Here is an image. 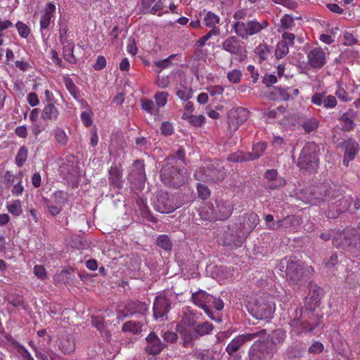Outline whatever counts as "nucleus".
<instances>
[{
	"label": "nucleus",
	"instance_id": "nucleus-49",
	"mask_svg": "<svg viewBox=\"0 0 360 360\" xmlns=\"http://www.w3.org/2000/svg\"><path fill=\"white\" fill-rule=\"evenodd\" d=\"M264 219L268 228L270 229H278L281 228L285 221V219H282L274 222V217L271 214H266Z\"/></svg>",
	"mask_w": 360,
	"mask_h": 360
},
{
	"label": "nucleus",
	"instance_id": "nucleus-8",
	"mask_svg": "<svg viewBox=\"0 0 360 360\" xmlns=\"http://www.w3.org/2000/svg\"><path fill=\"white\" fill-rule=\"evenodd\" d=\"M42 202L51 216L59 214L68 202L67 193L63 191H56L50 198H42Z\"/></svg>",
	"mask_w": 360,
	"mask_h": 360
},
{
	"label": "nucleus",
	"instance_id": "nucleus-60",
	"mask_svg": "<svg viewBox=\"0 0 360 360\" xmlns=\"http://www.w3.org/2000/svg\"><path fill=\"white\" fill-rule=\"evenodd\" d=\"M197 189H198V195L200 198H202V200H205L207 198H209V196L210 195V191L209 188H207V186H206L202 184H198V186H197Z\"/></svg>",
	"mask_w": 360,
	"mask_h": 360
},
{
	"label": "nucleus",
	"instance_id": "nucleus-39",
	"mask_svg": "<svg viewBox=\"0 0 360 360\" xmlns=\"http://www.w3.org/2000/svg\"><path fill=\"white\" fill-rule=\"evenodd\" d=\"M228 160L233 162H242L245 161H250V154L241 150L231 154Z\"/></svg>",
	"mask_w": 360,
	"mask_h": 360
},
{
	"label": "nucleus",
	"instance_id": "nucleus-50",
	"mask_svg": "<svg viewBox=\"0 0 360 360\" xmlns=\"http://www.w3.org/2000/svg\"><path fill=\"white\" fill-rule=\"evenodd\" d=\"M157 245L165 250H170L172 248V243L167 235L159 236L157 238Z\"/></svg>",
	"mask_w": 360,
	"mask_h": 360
},
{
	"label": "nucleus",
	"instance_id": "nucleus-9",
	"mask_svg": "<svg viewBox=\"0 0 360 360\" xmlns=\"http://www.w3.org/2000/svg\"><path fill=\"white\" fill-rule=\"evenodd\" d=\"M278 269L281 271L285 269L286 278L292 282L297 281L302 275V266L300 262L291 257L282 259Z\"/></svg>",
	"mask_w": 360,
	"mask_h": 360
},
{
	"label": "nucleus",
	"instance_id": "nucleus-37",
	"mask_svg": "<svg viewBox=\"0 0 360 360\" xmlns=\"http://www.w3.org/2000/svg\"><path fill=\"white\" fill-rule=\"evenodd\" d=\"M255 53L259 62L266 60L271 55L270 48L264 44H259L255 49Z\"/></svg>",
	"mask_w": 360,
	"mask_h": 360
},
{
	"label": "nucleus",
	"instance_id": "nucleus-38",
	"mask_svg": "<svg viewBox=\"0 0 360 360\" xmlns=\"http://www.w3.org/2000/svg\"><path fill=\"white\" fill-rule=\"evenodd\" d=\"M259 217L255 213L250 214L245 219V229L247 233L251 232L259 223Z\"/></svg>",
	"mask_w": 360,
	"mask_h": 360
},
{
	"label": "nucleus",
	"instance_id": "nucleus-33",
	"mask_svg": "<svg viewBox=\"0 0 360 360\" xmlns=\"http://www.w3.org/2000/svg\"><path fill=\"white\" fill-rule=\"evenodd\" d=\"M266 149V145L264 142H257L252 146V152L248 153L251 160H255L260 158L265 150Z\"/></svg>",
	"mask_w": 360,
	"mask_h": 360
},
{
	"label": "nucleus",
	"instance_id": "nucleus-35",
	"mask_svg": "<svg viewBox=\"0 0 360 360\" xmlns=\"http://www.w3.org/2000/svg\"><path fill=\"white\" fill-rule=\"evenodd\" d=\"M141 108L147 113L151 115H157L159 113V109L156 107L154 102L148 98H142L141 100Z\"/></svg>",
	"mask_w": 360,
	"mask_h": 360
},
{
	"label": "nucleus",
	"instance_id": "nucleus-15",
	"mask_svg": "<svg viewBox=\"0 0 360 360\" xmlns=\"http://www.w3.org/2000/svg\"><path fill=\"white\" fill-rule=\"evenodd\" d=\"M315 143H308L302 148L300 155L298 158L297 165L301 169H307L311 166L315 158Z\"/></svg>",
	"mask_w": 360,
	"mask_h": 360
},
{
	"label": "nucleus",
	"instance_id": "nucleus-36",
	"mask_svg": "<svg viewBox=\"0 0 360 360\" xmlns=\"http://www.w3.org/2000/svg\"><path fill=\"white\" fill-rule=\"evenodd\" d=\"M59 348L64 354H70L75 349V342L68 337L63 338L60 340Z\"/></svg>",
	"mask_w": 360,
	"mask_h": 360
},
{
	"label": "nucleus",
	"instance_id": "nucleus-42",
	"mask_svg": "<svg viewBox=\"0 0 360 360\" xmlns=\"http://www.w3.org/2000/svg\"><path fill=\"white\" fill-rule=\"evenodd\" d=\"M182 117L184 119H187L188 122L195 127H200L202 126L205 120V117L202 115H187L186 112L184 113Z\"/></svg>",
	"mask_w": 360,
	"mask_h": 360
},
{
	"label": "nucleus",
	"instance_id": "nucleus-34",
	"mask_svg": "<svg viewBox=\"0 0 360 360\" xmlns=\"http://www.w3.org/2000/svg\"><path fill=\"white\" fill-rule=\"evenodd\" d=\"M220 22V18L218 15L211 12L208 11L204 18V22L205 25L211 30L214 29H219L217 25Z\"/></svg>",
	"mask_w": 360,
	"mask_h": 360
},
{
	"label": "nucleus",
	"instance_id": "nucleus-2",
	"mask_svg": "<svg viewBox=\"0 0 360 360\" xmlns=\"http://www.w3.org/2000/svg\"><path fill=\"white\" fill-rule=\"evenodd\" d=\"M333 244L349 252L353 257L360 259V233L354 228H347L342 233L333 238Z\"/></svg>",
	"mask_w": 360,
	"mask_h": 360
},
{
	"label": "nucleus",
	"instance_id": "nucleus-46",
	"mask_svg": "<svg viewBox=\"0 0 360 360\" xmlns=\"http://www.w3.org/2000/svg\"><path fill=\"white\" fill-rule=\"evenodd\" d=\"M288 46L285 44V42L279 41L276 46L275 56L278 59L282 58L288 54Z\"/></svg>",
	"mask_w": 360,
	"mask_h": 360
},
{
	"label": "nucleus",
	"instance_id": "nucleus-17",
	"mask_svg": "<svg viewBox=\"0 0 360 360\" xmlns=\"http://www.w3.org/2000/svg\"><path fill=\"white\" fill-rule=\"evenodd\" d=\"M248 356L250 360H266L270 357L266 343L262 340L255 342L249 349Z\"/></svg>",
	"mask_w": 360,
	"mask_h": 360
},
{
	"label": "nucleus",
	"instance_id": "nucleus-18",
	"mask_svg": "<svg viewBox=\"0 0 360 360\" xmlns=\"http://www.w3.org/2000/svg\"><path fill=\"white\" fill-rule=\"evenodd\" d=\"M178 207L174 204L173 198L167 193H161L157 200L154 202V208L160 213H170Z\"/></svg>",
	"mask_w": 360,
	"mask_h": 360
},
{
	"label": "nucleus",
	"instance_id": "nucleus-4",
	"mask_svg": "<svg viewBox=\"0 0 360 360\" xmlns=\"http://www.w3.org/2000/svg\"><path fill=\"white\" fill-rule=\"evenodd\" d=\"M174 158H169L160 170L161 181L169 186L178 187L188 179L187 172L180 169Z\"/></svg>",
	"mask_w": 360,
	"mask_h": 360
},
{
	"label": "nucleus",
	"instance_id": "nucleus-62",
	"mask_svg": "<svg viewBox=\"0 0 360 360\" xmlns=\"http://www.w3.org/2000/svg\"><path fill=\"white\" fill-rule=\"evenodd\" d=\"M344 44L346 46H352L358 42V39L355 37V36L349 32H346L344 34Z\"/></svg>",
	"mask_w": 360,
	"mask_h": 360
},
{
	"label": "nucleus",
	"instance_id": "nucleus-22",
	"mask_svg": "<svg viewBox=\"0 0 360 360\" xmlns=\"http://www.w3.org/2000/svg\"><path fill=\"white\" fill-rule=\"evenodd\" d=\"M214 207L216 211L214 218H217V220H225L228 219L233 212V205L229 201L217 200Z\"/></svg>",
	"mask_w": 360,
	"mask_h": 360
},
{
	"label": "nucleus",
	"instance_id": "nucleus-55",
	"mask_svg": "<svg viewBox=\"0 0 360 360\" xmlns=\"http://www.w3.org/2000/svg\"><path fill=\"white\" fill-rule=\"evenodd\" d=\"M192 91L189 88L183 87L176 91V96L181 100L187 101L192 97Z\"/></svg>",
	"mask_w": 360,
	"mask_h": 360
},
{
	"label": "nucleus",
	"instance_id": "nucleus-28",
	"mask_svg": "<svg viewBox=\"0 0 360 360\" xmlns=\"http://www.w3.org/2000/svg\"><path fill=\"white\" fill-rule=\"evenodd\" d=\"M292 331L295 334L307 333L313 330V327L306 321H302L298 319H294L290 322Z\"/></svg>",
	"mask_w": 360,
	"mask_h": 360
},
{
	"label": "nucleus",
	"instance_id": "nucleus-58",
	"mask_svg": "<svg viewBox=\"0 0 360 360\" xmlns=\"http://www.w3.org/2000/svg\"><path fill=\"white\" fill-rule=\"evenodd\" d=\"M24 186L22 185V179H19L11 188V193L13 195L18 197L21 196L24 192Z\"/></svg>",
	"mask_w": 360,
	"mask_h": 360
},
{
	"label": "nucleus",
	"instance_id": "nucleus-25",
	"mask_svg": "<svg viewBox=\"0 0 360 360\" xmlns=\"http://www.w3.org/2000/svg\"><path fill=\"white\" fill-rule=\"evenodd\" d=\"M60 112L54 103H47L44 105L41 118L45 122H56L58 120Z\"/></svg>",
	"mask_w": 360,
	"mask_h": 360
},
{
	"label": "nucleus",
	"instance_id": "nucleus-47",
	"mask_svg": "<svg viewBox=\"0 0 360 360\" xmlns=\"http://www.w3.org/2000/svg\"><path fill=\"white\" fill-rule=\"evenodd\" d=\"M285 112V108L283 106H279L276 109L272 110H264L263 111V115L266 116L269 119H275L278 117V114H283Z\"/></svg>",
	"mask_w": 360,
	"mask_h": 360
},
{
	"label": "nucleus",
	"instance_id": "nucleus-43",
	"mask_svg": "<svg viewBox=\"0 0 360 360\" xmlns=\"http://www.w3.org/2000/svg\"><path fill=\"white\" fill-rule=\"evenodd\" d=\"M169 94L166 91H158L154 95L155 105L157 108L165 107L167 103Z\"/></svg>",
	"mask_w": 360,
	"mask_h": 360
},
{
	"label": "nucleus",
	"instance_id": "nucleus-5",
	"mask_svg": "<svg viewBox=\"0 0 360 360\" xmlns=\"http://www.w3.org/2000/svg\"><path fill=\"white\" fill-rule=\"evenodd\" d=\"M185 325L186 322L184 323H179L176 328V331L184 340V346H188L200 336L210 333L214 328L213 325L208 322L197 324L194 327L186 326Z\"/></svg>",
	"mask_w": 360,
	"mask_h": 360
},
{
	"label": "nucleus",
	"instance_id": "nucleus-51",
	"mask_svg": "<svg viewBox=\"0 0 360 360\" xmlns=\"http://www.w3.org/2000/svg\"><path fill=\"white\" fill-rule=\"evenodd\" d=\"M15 27L18 32L19 35L24 39L27 38L30 34V27L21 21H18L15 24Z\"/></svg>",
	"mask_w": 360,
	"mask_h": 360
},
{
	"label": "nucleus",
	"instance_id": "nucleus-48",
	"mask_svg": "<svg viewBox=\"0 0 360 360\" xmlns=\"http://www.w3.org/2000/svg\"><path fill=\"white\" fill-rule=\"evenodd\" d=\"M53 134L56 141L60 145H65L68 142V137L65 131L60 128L56 127L53 130Z\"/></svg>",
	"mask_w": 360,
	"mask_h": 360
},
{
	"label": "nucleus",
	"instance_id": "nucleus-61",
	"mask_svg": "<svg viewBox=\"0 0 360 360\" xmlns=\"http://www.w3.org/2000/svg\"><path fill=\"white\" fill-rule=\"evenodd\" d=\"M294 20L292 16L285 15L281 19V27L283 29H288L292 26Z\"/></svg>",
	"mask_w": 360,
	"mask_h": 360
},
{
	"label": "nucleus",
	"instance_id": "nucleus-53",
	"mask_svg": "<svg viewBox=\"0 0 360 360\" xmlns=\"http://www.w3.org/2000/svg\"><path fill=\"white\" fill-rule=\"evenodd\" d=\"M286 338L285 332L281 329L274 331L271 334V340L274 344H281Z\"/></svg>",
	"mask_w": 360,
	"mask_h": 360
},
{
	"label": "nucleus",
	"instance_id": "nucleus-30",
	"mask_svg": "<svg viewBox=\"0 0 360 360\" xmlns=\"http://www.w3.org/2000/svg\"><path fill=\"white\" fill-rule=\"evenodd\" d=\"M199 214L202 219L208 221H217L214 218L216 215L215 207L213 205L205 204L199 210Z\"/></svg>",
	"mask_w": 360,
	"mask_h": 360
},
{
	"label": "nucleus",
	"instance_id": "nucleus-57",
	"mask_svg": "<svg viewBox=\"0 0 360 360\" xmlns=\"http://www.w3.org/2000/svg\"><path fill=\"white\" fill-rule=\"evenodd\" d=\"M136 204L139 207V210L142 217L146 219H148L150 214L146 201L143 199H139L136 200Z\"/></svg>",
	"mask_w": 360,
	"mask_h": 360
},
{
	"label": "nucleus",
	"instance_id": "nucleus-1",
	"mask_svg": "<svg viewBox=\"0 0 360 360\" xmlns=\"http://www.w3.org/2000/svg\"><path fill=\"white\" fill-rule=\"evenodd\" d=\"M325 202H328V207L325 215L330 219L338 217L347 210L355 212L360 209V198L342 197L340 190L330 181L316 186V206H321Z\"/></svg>",
	"mask_w": 360,
	"mask_h": 360
},
{
	"label": "nucleus",
	"instance_id": "nucleus-12",
	"mask_svg": "<svg viewBox=\"0 0 360 360\" xmlns=\"http://www.w3.org/2000/svg\"><path fill=\"white\" fill-rule=\"evenodd\" d=\"M56 6L53 2L46 4L44 8L41 11L39 25L42 37L46 34L49 27L51 24H53L56 18Z\"/></svg>",
	"mask_w": 360,
	"mask_h": 360
},
{
	"label": "nucleus",
	"instance_id": "nucleus-54",
	"mask_svg": "<svg viewBox=\"0 0 360 360\" xmlns=\"http://www.w3.org/2000/svg\"><path fill=\"white\" fill-rule=\"evenodd\" d=\"M326 58V53L321 48H316V68H321L325 65Z\"/></svg>",
	"mask_w": 360,
	"mask_h": 360
},
{
	"label": "nucleus",
	"instance_id": "nucleus-26",
	"mask_svg": "<svg viewBox=\"0 0 360 360\" xmlns=\"http://www.w3.org/2000/svg\"><path fill=\"white\" fill-rule=\"evenodd\" d=\"M356 116V112L353 110L344 112L340 119L342 129L347 131L352 130L356 125L354 120Z\"/></svg>",
	"mask_w": 360,
	"mask_h": 360
},
{
	"label": "nucleus",
	"instance_id": "nucleus-64",
	"mask_svg": "<svg viewBox=\"0 0 360 360\" xmlns=\"http://www.w3.org/2000/svg\"><path fill=\"white\" fill-rule=\"evenodd\" d=\"M17 351L24 360H34L33 357L25 347L18 345L17 347Z\"/></svg>",
	"mask_w": 360,
	"mask_h": 360
},
{
	"label": "nucleus",
	"instance_id": "nucleus-27",
	"mask_svg": "<svg viewBox=\"0 0 360 360\" xmlns=\"http://www.w3.org/2000/svg\"><path fill=\"white\" fill-rule=\"evenodd\" d=\"M59 172L65 179L76 176L77 175V164L73 160H68L67 163H63L60 166Z\"/></svg>",
	"mask_w": 360,
	"mask_h": 360
},
{
	"label": "nucleus",
	"instance_id": "nucleus-10",
	"mask_svg": "<svg viewBox=\"0 0 360 360\" xmlns=\"http://www.w3.org/2000/svg\"><path fill=\"white\" fill-rule=\"evenodd\" d=\"M266 330H259L258 331L246 333L239 335L234 338L226 347V352L230 356H233L240 347L247 342H250L257 338H263L266 335Z\"/></svg>",
	"mask_w": 360,
	"mask_h": 360
},
{
	"label": "nucleus",
	"instance_id": "nucleus-7",
	"mask_svg": "<svg viewBox=\"0 0 360 360\" xmlns=\"http://www.w3.org/2000/svg\"><path fill=\"white\" fill-rule=\"evenodd\" d=\"M248 309L253 317L262 320L272 317L276 307L271 301L259 297L254 303H249Z\"/></svg>",
	"mask_w": 360,
	"mask_h": 360
},
{
	"label": "nucleus",
	"instance_id": "nucleus-23",
	"mask_svg": "<svg viewBox=\"0 0 360 360\" xmlns=\"http://www.w3.org/2000/svg\"><path fill=\"white\" fill-rule=\"evenodd\" d=\"M146 340L147 342L146 350L150 354H159L164 348V344L154 333H150L146 337Z\"/></svg>",
	"mask_w": 360,
	"mask_h": 360
},
{
	"label": "nucleus",
	"instance_id": "nucleus-31",
	"mask_svg": "<svg viewBox=\"0 0 360 360\" xmlns=\"http://www.w3.org/2000/svg\"><path fill=\"white\" fill-rule=\"evenodd\" d=\"M207 172V173L203 175L200 171H198L195 173V176L197 179L212 182H217L222 179L221 174L220 176H216V174L219 172L215 169H209Z\"/></svg>",
	"mask_w": 360,
	"mask_h": 360
},
{
	"label": "nucleus",
	"instance_id": "nucleus-52",
	"mask_svg": "<svg viewBox=\"0 0 360 360\" xmlns=\"http://www.w3.org/2000/svg\"><path fill=\"white\" fill-rule=\"evenodd\" d=\"M242 77V72L240 70L234 69L231 71H229L227 73V79L228 80L233 84H238L240 82Z\"/></svg>",
	"mask_w": 360,
	"mask_h": 360
},
{
	"label": "nucleus",
	"instance_id": "nucleus-40",
	"mask_svg": "<svg viewBox=\"0 0 360 360\" xmlns=\"http://www.w3.org/2000/svg\"><path fill=\"white\" fill-rule=\"evenodd\" d=\"M141 326L139 322L129 321L124 323L122 330L132 334H136L141 330Z\"/></svg>",
	"mask_w": 360,
	"mask_h": 360
},
{
	"label": "nucleus",
	"instance_id": "nucleus-29",
	"mask_svg": "<svg viewBox=\"0 0 360 360\" xmlns=\"http://www.w3.org/2000/svg\"><path fill=\"white\" fill-rule=\"evenodd\" d=\"M222 48L231 54H237L240 49V41L234 36L229 37L223 42Z\"/></svg>",
	"mask_w": 360,
	"mask_h": 360
},
{
	"label": "nucleus",
	"instance_id": "nucleus-63",
	"mask_svg": "<svg viewBox=\"0 0 360 360\" xmlns=\"http://www.w3.org/2000/svg\"><path fill=\"white\" fill-rule=\"evenodd\" d=\"M170 83L167 76H158L155 82L156 85L160 89H166Z\"/></svg>",
	"mask_w": 360,
	"mask_h": 360
},
{
	"label": "nucleus",
	"instance_id": "nucleus-19",
	"mask_svg": "<svg viewBox=\"0 0 360 360\" xmlns=\"http://www.w3.org/2000/svg\"><path fill=\"white\" fill-rule=\"evenodd\" d=\"M139 11L143 14H152L161 15L158 13L164 8L162 0H140L137 5Z\"/></svg>",
	"mask_w": 360,
	"mask_h": 360
},
{
	"label": "nucleus",
	"instance_id": "nucleus-13",
	"mask_svg": "<svg viewBox=\"0 0 360 360\" xmlns=\"http://www.w3.org/2000/svg\"><path fill=\"white\" fill-rule=\"evenodd\" d=\"M248 111L243 108H238L229 112L228 124L230 134H233L248 119Z\"/></svg>",
	"mask_w": 360,
	"mask_h": 360
},
{
	"label": "nucleus",
	"instance_id": "nucleus-6",
	"mask_svg": "<svg viewBox=\"0 0 360 360\" xmlns=\"http://www.w3.org/2000/svg\"><path fill=\"white\" fill-rule=\"evenodd\" d=\"M269 23L266 20L258 22L256 20H249L247 22L237 21L232 25L235 33L242 39H247L249 36H252L260 32L266 28Z\"/></svg>",
	"mask_w": 360,
	"mask_h": 360
},
{
	"label": "nucleus",
	"instance_id": "nucleus-56",
	"mask_svg": "<svg viewBox=\"0 0 360 360\" xmlns=\"http://www.w3.org/2000/svg\"><path fill=\"white\" fill-rule=\"evenodd\" d=\"M218 34H219V29L211 30L206 34L198 39V44L200 46H203L205 45L207 41L209 40L212 36H217Z\"/></svg>",
	"mask_w": 360,
	"mask_h": 360
},
{
	"label": "nucleus",
	"instance_id": "nucleus-59",
	"mask_svg": "<svg viewBox=\"0 0 360 360\" xmlns=\"http://www.w3.org/2000/svg\"><path fill=\"white\" fill-rule=\"evenodd\" d=\"M33 272L35 276L39 279L44 280L46 278V271L42 265H35Z\"/></svg>",
	"mask_w": 360,
	"mask_h": 360
},
{
	"label": "nucleus",
	"instance_id": "nucleus-11",
	"mask_svg": "<svg viewBox=\"0 0 360 360\" xmlns=\"http://www.w3.org/2000/svg\"><path fill=\"white\" fill-rule=\"evenodd\" d=\"M217 238L219 244L231 248L240 247L245 240L244 236L235 234V231L230 228L219 231Z\"/></svg>",
	"mask_w": 360,
	"mask_h": 360
},
{
	"label": "nucleus",
	"instance_id": "nucleus-44",
	"mask_svg": "<svg viewBox=\"0 0 360 360\" xmlns=\"http://www.w3.org/2000/svg\"><path fill=\"white\" fill-rule=\"evenodd\" d=\"M91 323L101 333H105V335H108L109 332L105 330V324L103 317L99 316H92Z\"/></svg>",
	"mask_w": 360,
	"mask_h": 360
},
{
	"label": "nucleus",
	"instance_id": "nucleus-14",
	"mask_svg": "<svg viewBox=\"0 0 360 360\" xmlns=\"http://www.w3.org/2000/svg\"><path fill=\"white\" fill-rule=\"evenodd\" d=\"M338 147L345 149L342 164L348 167L349 162L355 159L359 151V144L354 139H348L338 143Z\"/></svg>",
	"mask_w": 360,
	"mask_h": 360
},
{
	"label": "nucleus",
	"instance_id": "nucleus-24",
	"mask_svg": "<svg viewBox=\"0 0 360 360\" xmlns=\"http://www.w3.org/2000/svg\"><path fill=\"white\" fill-rule=\"evenodd\" d=\"M109 182L111 185L120 188L122 184V169L120 164H112L108 171Z\"/></svg>",
	"mask_w": 360,
	"mask_h": 360
},
{
	"label": "nucleus",
	"instance_id": "nucleus-41",
	"mask_svg": "<svg viewBox=\"0 0 360 360\" xmlns=\"http://www.w3.org/2000/svg\"><path fill=\"white\" fill-rule=\"evenodd\" d=\"M28 156L27 148L22 146L20 148L15 158V162L18 167H22L26 162Z\"/></svg>",
	"mask_w": 360,
	"mask_h": 360
},
{
	"label": "nucleus",
	"instance_id": "nucleus-45",
	"mask_svg": "<svg viewBox=\"0 0 360 360\" xmlns=\"http://www.w3.org/2000/svg\"><path fill=\"white\" fill-rule=\"evenodd\" d=\"M64 82L65 86L69 93L73 96L74 98L77 99L79 97V91L72 79L70 77H65Z\"/></svg>",
	"mask_w": 360,
	"mask_h": 360
},
{
	"label": "nucleus",
	"instance_id": "nucleus-20",
	"mask_svg": "<svg viewBox=\"0 0 360 360\" xmlns=\"http://www.w3.org/2000/svg\"><path fill=\"white\" fill-rule=\"evenodd\" d=\"M264 179L268 181V188L269 189H277L283 187L285 184V179L278 174V172L275 169H268L264 173Z\"/></svg>",
	"mask_w": 360,
	"mask_h": 360
},
{
	"label": "nucleus",
	"instance_id": "nucleus-32",
	"mask_svg": "<svg viewBox=\"0 0 360 360\" xmlns=\"http://www.w3.org/2000/svg\"><path fill=\"white\" fill-rule=\"evenodd\" d=\"M8 212L14 217H19L22 214V202L18 200H12L6 202Z\"/></svg>",
	"mask_w": 360,
	"mask_h": 360
},
{
	"label": "nucleus",
	"instance_id": "nucleus-16",
	"mask_svg": "<svg viewBox=\"0 0 360 360\" xmlns=\"http://www.w3.org/2000/svg\"><path fill=\"white\" fill-rule=\"evenodd\" d=\"M170 309V301L165 295L161 294L156 296L153 302V315L155 319L163 318Z\"/></svg>",
	"mask_w": 360,
	"mask_h": 360
},
{
	"label": "nucleus",
	"instance_id": "nucleus-3",
	"mask_svg": "<svg viewBox=\"0 0 360 360\" xmlns=\"http://www.w3.org/2000/svg\"><path fill=\"white\" fill-rule=\"evenodd\" d=\"M191 299L195 305L201 308L207 315L213 321L220 322L221 319L219 316H215L212 309L221 311L224 308V302L220 298L214 297L204 290H198L193 293Z\"/></svg>",
	"mask_w": 360,
	"mask_h": 360
},
{
	"label": "nucleus",
	"instance_id": "nucleus-21",
	"mask_svg": "<svg viewBox=\"0 0 360 360\" xmlns=\"http://www.w3.org/2000/svg\"><path fill=\"white\" fill-rule=\"evenodd\" d=\"M129 179L131 181H137L141 186L144 184L146 173L143 161L137 160L134 162L131 172L129 175Z\"/></svg>",
	"mask_w": 360,
	"mask_h": 360
}]
</instances>
